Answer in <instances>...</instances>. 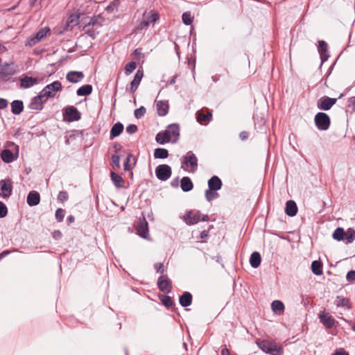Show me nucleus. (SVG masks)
I'll list each match as a JSON object with an SVG mask.
<instances>
[{
  "instance_id": "f257e3e1",
  "label": "nucleus",
  "mask_w": 355,
  "mask_h": 355,
  "mask_svg": "<svg viewBox=\"0 0 355 355\" xmlns=\"http://www.w3.org/2000/svg\"><path fill=\"white\" fill-rule=\"evenodd\" d=\"M159 19V15L156 11L151 10L149 12L146 10L143 13L142 19L132 31L133 34H141L149 27L150 24L156 23Z\"/></svg>"
},
{
  "instance_id": "f03ea898",
  "label": "nucleus",
  "mask_w": 355,
  "mask_h": 355,
  "mask_svg": "<svg viewBox=\"0 0 355 355\" xmlns=\"http://www.w3.org/2000/svg\"><path fill=\"white\" fill-rule=\"evenodd\" d=\"M257 346L263 352L270 355H281L283 353V348L275 341L263 340L257 342Z\"/></svg>"
},
{
  "instance_id": "7ed1b4c3",
  "label": "nucleus",
  "mask_w": 355,
  "mask_h": 355,
  "mask_svg": "<svg viewBox=\"0 0 355 355\" xmlns=\"http://www.w3.org/2000/svg\"><path fill=\"white\" fill-rule=\"evenodd\" d=\"M184 222L189 225H192L198 223L200 220L208 221L209 217L208 215L202 214L198 210H191L187 211L182 217Z\"/></svg>"
},
{
  "instance_id": "20e7f679",
  "label": "nucleus",
  "mask_w": 355,
  "mask_h": 355,
  "mask_svg": "<svg viewBox=\"0 0 355 355\" xmlns=\"http://www.w3.org/2000/svg\"><path fill=\"white\" fill-rule=\"evenodd\" d=\"M16 71L14 62L0 63V80H8L16 73Z\"/></svg>"
},
{
  "instance_id": "39448f33",
  "label": "nucleus",
  "mask_w": 355,
  "mask_h": 355,
  "mask_svg": "<svg viewBox=\"0 0 355 355\" xmlns=\"http://www.w3.org/2000/svg\"><path fill=\"white\" fill-rule=\"evenodd\" d=\"M62 88V83L58 80H55L44 87L40 93L46 98V100H48L49 98L55 97L56 93L59 91H61Z\"/></svg>"
},
{
  "instance_id": "423d86ee",
  "label": "nucleus",
  "mask_w": 355,
  "mask_h": 355,
  "mask_svg": "<svg viewBox=\"0 0 355 355\" xmlns=\"http://www.w3.org/2000/svg\"><path fill=\"white\" fill-rule=\"evenodd\" d=\"M315 125L320 130H327L329 129L331 120L329 115L324 112H318L314 117Z\"/></svg>"
},
{
  "instance_id": "0eeeda50",
  "label": "nucleus",
  "mask_w": 355,
  "mask_h": 355,
  "mask_svg": "<svg viewBox=\"0 0 355 355\" xmlns=\"http://www.w3.org/2000/svg\"><path fill=\"white\" fill-rule=\"evenodd\" d=\"M63 117L68 122L77 121L81 119V113L76 107L70 105L63 110Z\"/></svg>"
},
{
  "instance_id": "6e6552de",
  "label": "nucleus",
  "mask_w": 355,
  "mask_h": 355,
  "mask_svg": "<svg viewBox=\"0 0 355 355\" xmlns=\"http://www.w3.org/2000/svg\"><path fill=\"white\" fill-rule=\"evenodd\" d=\"M187 166V167L190 168V171L194 172L197 169L198 166V159L195 154L192 151H189L184 156L183 160L182 162V168L184 169V166Z\"/></svg>"
},
{
  "instance_id": "1a4fd4ad",
  "label": "nucleus",
  "mask_w": 355,
  "mask_h": 355,
  "mask_svg": "<svg viewBox=\"0 0 355 355\" xmlns=\"http://www.w3.org/2000/svg\"><path fill=\"white\" fill-rule=\"evenodd\" d=\"M155 175L158 180L166 181L172 174L171 168L168 164H159L155 168Z\"/></svg>"
},
{
  "instance_id": "9d476101",
  "label": "nucleus",
  "mask_w": 355,
  "mask_h": 355,
  "mask_svg": "<svg viewBox=\"0 0 355 355\" xmlns=\"http://www.w3.org/2000/svg\"><path fill=\"white\" fill-rule=\"evenodd\" d=\"M157 285L159 290L165 294H168L172 291V282L170 280L168 275H161L159 277Z\"/></svg>"
},
{
  "instance_id": "9b49d317",
  "label": "nucleus",
  "mask_w": 355,
  "mask_h": 355,
  "mask_svg": "<svg viewBox=\"0 0 355 355\" xmlns=\"http://www.w3.org/2000/svg\"><path fill=\"white\" fill-rule=\"evenodd\" d=\"M12 182L10 178L0 180V196L6 199L12 193Z\"/></svg>"
},
{
  "instance_id": "f8f14e48",
  "label": "nucleus",
  "mask_w": 355,
  "mask_h": 355,
  "mask_svg": "<svg viewBox=\"0 0 355 355\" xmlns=\"http://www.w3.org/2000/svg\"><path fill=\"white\" fill-rule=\"evenodd\" d=\"M11 145L15 146V150H16L15 154L9 149H4L1 153V159L5 163H10L18 157L19 146L13 142L11 143Z\"/></svg>"
},
{
  "instance_id": "ddd939ff",
  "label": "nucleus",
  "mask_w": 355,
  "mask_h": 355,
  "mask_svg": "<svg viewBox=\"0 0 355 355\" xmlns=\"http://www.w3.org/2000/svg\"><path fill=\"white\" fill-rule=\"evenodd\" d=\"M171 139V143H176L180 138V125L178 123H172L167 126L164 131Z\"/></svg>"
},
{
  "instance_id": "4468645a",
  "label": "nucleus",
  "mask_w": 355,
  "mask_h": 355,
  "mask_svg": "<svg viewBox=\"0 0 355 355\" xmlns=\"http://www.w3.org/2000/svg\"><path fill=\"white\" fill-rule=\"evenodd\" d=\"M105 21L104 17L101 15H94L89 17L88 22L83 21V30L87 28V27H95L99 28L103 26Z\"/></svg>"
},
{
  "instance_id": "2eb2a0df",
  "label": "nucleus",
  "mask_w": 355,
  "mask_h": 355,
  "mask_svg": "<svg viewBox=\"0 0 355 355\" xmlns=\"http://www.w3.org/2000/svg\"><path fill=\"white\" fill-rule=\"evenodd\" d=\"M47 100L42 96L40 92L36 96H34L28 105L31 110H41L43 109V105L46 102Z\"/></svg>"
},
{
  "instance_id": "dca6fc26",
  "label": "nucleus",
  "mask_w": 355,
  "mask_h": 355,
  "mask_svg": "<svg viewBox=\"0 0 355 355\" xmlns=\"http://www.w3.org/2000/svg\"><path fill=\"white\" fill-rule=\"evenodd\" d=\"M337 98L323 96L320 98L318 103V107L322 110H329L336 103Z\"/></svg>"
},
{
  "instance_id": "f3484780",
  "label": "nucleus",
  "mask_w": 355,
  "mask_h": 355,
  "mask_svg": "<svg viewBox=\"0 0 355 355\" xmlns=\"http://www.w3.org/2000/svg\"><path fill=\"white\" fill-rule=\"evenodd\" d=\"M196 119L198 123L207 125L212 119L211 111L207 110L206 112H205L204 110H199L196 112Z\"/></svg>"
},
{
  "instance_id": "a211bd4d",
  "label": "nucleus",
  "mask_w": 355,
  "mask_h": 355,
  "mask_svg": "<svg viewBox=\"0 0 355 355\" xmlns=\"http://www.w3.org/2000/svg\"><path fill=\"white\" fill-rule=\"evenodd\" d=\"M136 230L137 234L140 236L141 238L146 239L148 235V225L145 218H143L142 220H139L137 226Z\"/></svg>"
},
{
  "instance_id": "6ab92c4d",
  "label": "nucleus",
  "mask_w": 355,
  "mask_h": 355,
  "mask_svg": "<svg viewBox=\"0 0 355 355\" xmlns=\"http://www.w3.org/2000/svg\"><path fill=\"white\" fill-rule=\"evenodd\" d=\"M319 319L320 322L327 328L331 329L335 325V319L330 315L328 313L322 311L319 315Z\"/></svg>"
},
{
  "instance_id": "aec40b11",
  "label": "nucleus",
  "mask_w": 355,
  "mask_h": 355,
  "mask_svg": "<svg viewBox=\"0 0 355 355\" xmlns=\"http://www.w3.org/2000/svg\"><path fill=\"white\" fill-rule=\"evenodd\" d=\"M144 76V71L142 69H138L134 76L133 80L130 83L129 91L131 94H134L137 89L141 79Z\"/></svg>"
},
{
  "instance_id": "412c9836",
  "label": "nucleus",
  "mask_w": 355,
  "mask_h": 355,
  "mask_svg": "<svg viewBox=\"0 0 355 355\" xmlns=\"http://www.w3.org/2000/svg\"><path fill=\"white\" fill-rule=\"evenodd\" d=\"M327 48H328L327 44L324 41H323V40L318 41V53L320 54V57L321 59V64H322L324 62H326L329 57V55L328 54V51H327Z\"/></svg>"
},
{
  "instance_id": "4be33fe9",
  "label": "nucleus",
  "mask_w": 355,
  "mask_h": 355,
  "mask_svg": "<svg viewBox=\"0 0 355 355\" xmlns=\"http://www.w3.org/2000/svg\"><path fill=\"white\" fill-rule=\"evenodd\" d=\"M157 113L160 116H166L169 110V104L167 101H156Z\"/></svg>"
},
{
  "instance_id": "5701e85b",
  "label": "nucleus",
  "mask_w": 355,
  "mask_h": 355,
  "mask_svg": "<svg viewBox=\"0 0 355 355\" xmlns=\"http://www.w3.org/2000/svg\"><path fill=\"white\" fill-rule=\"evenodd\" d=\"M38 78L24 76L20 80V87L22 88L28 89L38 84Z\"/></svg>"
},
{
  "instance_id": "b1692460",
  "label": "nucleus",
  "mask_w": 355,
  "mask_h": 355,
  "mask_svg": "<svg viewBox=\"0 0 355 355\" xmlns=\"http://www.w3.org/2000/svg\"><path fill=\"white\" fill-rule=\"evenodd\" d=\"M84 76V73L82 71H71L67 73L66 79L69 83H77L81 81Z\"/></svg>"
},
{
  "instance_id": "393cba45",
  "label": "nucleus",
  "mask_w": 355,
  "mask_h": 355,
  "mask_svg": "<svg viewBox=\"0 0 355 355\" xmlns=\"http://www.w3.org/2000/svg\"><path fill=\"white\" fill-rule=\"evenodd\" d=\"M83 16V13L76 12L73 14H71L69 17L68 23L71 24L72 26L79 25L80 27L83 28V21H84V17Z\"/></svg>"
},
{
  "instance_id": "a878e982",
  "label": "nucleus",
  "mask_w": 355,
  "mask_h": 355,
  "mask_svg": "<svg viewBox=\"0 0 355 355\" xmlns=\"http://www.w3.org/2000/svg\"><path fill=\"white\" fill-rule=\"evenodd\" d=\"M40 202V195L37 191H31L27 196V204L31 206H36Z\"/></svg>"
},
{
  "instance_id": "bb28decb",
  "label": "nucleus",
  "mask_w": 355,
  "mask_h": 355,
  "mask_svg": "<svg viewBox=\"0 0 355 355\" xmlns=\"http://www.w3.org/2000/svg\"><path fill=\"white\" fill-rule=\"evenodd\" d=\"M208 187L214 191H218L221 189L223 183L221 180L216 175L212 176L208 180Z\"/></svg>"
},
{
  "instance_id": "cd10ccee",
  "label": "nucleus",
  "mask_w": 355,
  "mask_h": 355,
  "mask_svg": "<svg viewBox=\"0 0 355 355\" xmlns=\"http://www.w3.org/2000/svg\"><path fill=\"white\" fill-rule=\"evenodd\" d=\"M285 213L288 216H295L297 213V206L295 201L288 200L286 203Z\"/></svg>"
},
{
  "instance_id": "c85d7f7f",
  "label": "nucleus",
  "mask_w": 355,
  "mask_h": 355,
  "mask_svg": "<svg viewBox=\"0 0 355 355\" xmlns=\"http://www.w3.org/2000/svg\"><path fill=\"white\" fill-rule=\"evenodd\" d=\"M335 303L338 307H343L348 310L352 309V304L349 299L342 295H338L336 297Z\"/></svg>"
},
{
  "instance_id": "c756f323",
  "label": "nucleus",
  "mask_w": 355,
  "mask_h": 355,
  "mask_svg": "<svg viewBox=\"0 0 355 355\" xmlns=\"http://www.w3.org/2000/svg\"><path fill=\"white\" fill-rule=\"evenodd\" d=\"M192 295L189 292H184L179 297V302L182 307H187L192 303Z\"/></svg>"
},
{
  "instance_id": "7c9ffc66",
  "label": "nucleus",
  "mask_w": 355,
  "mask_h": 355,
  "mask_svg": "<svg viewBox=\"0 0 355 355\" xmlns=\"http://www.w3.org/2000/svg\"><path fill=\"white\" fill-rule=\"evenodd\" d=\"M180 187L184 192L191 191L193 188V184L190 178L183 177L180 180Z\"/></svg>"
},
{
  "instance_id": "2f4dec72",
  "label": "nucleus",
  "mask_w": 355,
  "mask_h": 355,
  "mask_svg": "<svg viewBox=\"0 0 355 355\" xmlns=\"http://www.w3.org/2000/svg\"><path fill=\"white\" fill-rule=\"evenodd\" d=\"M11 112L13 114L18 115L24 110V103L22 101L15 100L11 103Z\"/></svg>"
},
{
  "instance_id": "473e14b6",
  "label": "nucleus",
  "mask_w": 355,
  "mask_h": 355,
  "mask_svg": "<svg viewBox=\"0 0 355 355\" xmlns=\"http://www.w3.org/2000/svg\"><path fill=\"white\" fill-rule=\"evenodd\" d=\"M110 178H111V180H112V183L116 188L120 189V188L123 187V184H124L125 182L121 175H119L114 171H111L110 172Z\"/></svg>"
},
{
  "instance_id": "72a5a7b5",
  "label": "nucleus",
  "mask_w": 355,
  "mask_h": 355,
  "mask_svg": "<svg viewBox=\"0 0 355 355\" xmlns=\"http://www.w3.org/2000/svg\"><path fill=\"white\" fill-rule=\"evenodd\" d=\"M123 128V125L121 122L115 123L110 130V139H113L114 138L119 137L122 133Z\"/></svg>"
},
{
  "instance_id": "f704fd0d",
  "label": "nucleus",
  "mask_w": 355,
  "mask_h": 355,
  "mask_svg": "<svg viewBox=\"0 0 355 355\" xmlns=\"http://www.w3.org/2000/svg\"><path fill=\"white\" fill-rule=\"evenodd\" d=\"M261 261V254L258 252H254L251 254L250 258V266L254 268H258Z\"/></svg>"
},
{
  "instance_id": "c9c22d12",
  "label": "nucleus",
  "mask_w": 355,
  "mask_h": 355,
  "mask_svg": "<svg viewBox=\"0 0 355 355\" xmlns=\"http://www.w3.org/2000/svg\"><path fill=\"white\" fill-rule=\"evenodd\" d=\"M136 164V160L132 154H128L126 157L123 167L124 171H130Z\"/></svg>"
},
{
  "instance_id": "e433bc0d",
  "label": "nucleus",
  "mask_w": 355,
  "mask_h": 355,
  "mask_svg": "<svg viewBox=\"0 0 355 355\" xmlns=\"http://www.w3.org/2000/svg\"><path fill=\"white\" fill-rule=\"evenodd\" d=\"M93 87L91 85H84L79 87L76 91V94L78 96H88L92 94Z\"/></svg>"
},
{
  "instance_id": "4c0bfd02",
  "label": "nucleus",
  "mask_w": 355,
  "mask_h": 355,
  "mask_svg": "<svg viewBox=\"0 0 355 355\" xmlns=\"http://www.w3.org/2000/svg\"><path fill=\"white\" fill-rule=\"evenodd\" d=\"M156 141L159 144H164L166 143L171 142V139L169 138L167 133L164 132H159L155 137Z\"/></svg>"
},
{
  "instance_id": "58836bf2",
  "label": "nucleus",
  "mask_w": 355,
  "mask_h": 355,
  "mask_svg": "<svg viewBox=\"0 0 355 355\" xmlns=\"http://www.w3.org/2000/svg\"><path fill=\"white\" fill-rule=\"evenodd\" d=\"M159 299L161 301L162 304L164 305L167 309L172 307L175 305L174 302L172 298L166 295H159Z\"/></svg>"
},
{
  "instance_id": "ea45409f",
  "label": "nucleus",
  "mask_w": 355,
  "mask_h": 355,
  "mask_svg": "<svg viewBox=\"0 0 355 355\" xmlns=\"http://www.w3.org/2000/svg\"><path fill=\"white\" fill-rule=\"evenodd\" d=\"M311 270L314 275H321L322 274V264L320 261H313L311 263Z\"/></svg>"
},
{
  "instance_id": "a19ab883",
  "label": "nucleus",
  "mask_w": 355,
  "mask_h": 355,
  "mask_svg": "<svg viewBox=\"0 0 355 355\" xmlns=\"http://www.w3.org/2000/svg\"><path fill=\"white\" fill-rule=\"evenodd\" d=\"M168 157V150L162 148H157L154 151V157L155 159H166Z\"/></svg>"
},
{
  "instance_id": "79ce46f5",
  "label": "nucleus",
  "mask_w": 355,
  "mask_h": 355,
  "mask_svg": "<svg viewBox=\"0 0 355 355\" xmlns=\"http://www.w3.org/2000/svg\"><path fill=\"white\" fill-rule=\"evenodd\" d=\"M271 309L275 313H280L284 311L285 306L284 303L280 300H274L271 304Z\"/></svg>"
},
{
  "instance_id": "37998d69",
  "label": "nucleus",
  "mask_w": 355,
  "mask_h": 355,
  "mask_svg": "<svg viewBox=\"0 0 355 355\" xmlns=\"http://www.w3.org/2000/svg\"><path fill=\"white\" fill-rule=\"evenodd\" d=\"M344 236L345 231L343 227H337L332 234L333 239L338 241H343L344 239Z\"/></svg>"
},
{
  "instance_id": "c03bdc74",
  "label": "nucleus",
  "mask_w": 355,
  "mask_h": 355,
  "mask_svg": "<svg viewBox=\"0 0 355 355\" xmlns=\"http://www.w3.org/2000/svg\"><path fill=\"white\" fill-rule=\"evenodd\" d=\"M205 196L208 202H211L219 197V194L217 193V191H214L211 189H208L205 191Z\"/></svg>"
},
{
  "instance_id": "a18cd8bd",
  "label": "nucleus",
  "mask_w": 355,
  "mask_h": 355,
  "mask_svg": "<svg viewBox=\"0 0 355 355\" xmlns=\"http://www.w3.org/2000/svg\"><path fill=\"white\" fill-rule=\"evenodd\" d=\"M345 239L347 243H352L355 239V230L352 227H349L345 232Z\"/></svg>"
},
{
  "instance_id": "49530a36",
  "label": "nucleus",
  "mask_w": 355,
  "mask_h": 355,
  "mask_svg": "<svg viewBox=\"0 0 355 355\" xmlns=\"http://www.w3.org/2000/svg\"><path fill=\"white\" fill-rule=\"evenodd\" d=\"M112 166L114 170H118L120 168V155L114 154L112 156Z\"/></svg>"
},
{
  "instance_id": "de8ad7c7",
  "label": "nucleus",
  "mask_w": 355,
  "mask_h": 355,
  "mask_svg": "<svg viewBox=\"0 0 355 355\" xmlns=\"http://www.w3.org/2000/svg\"><path fill=\"white\" fill-rule=\"evenodd\" d=\"M85 31V34H87L89 37H92V39H95L96 35L99 33L98 31H96V28L95 27H87Z\"/></svg>"
},
{
  "instance_id": "09e8293b",
  "label": "nucleus",
  "mask_w": 355,
  "mask_h": 355,
  "mask_svg": "<svg viewBox=\"0 0 355 355\" xmlns=\"http://www.w3.org/2000/svg\"><path fill=\"white\" fill-rule=\"evenodd\" d=\"M137 67V64L134 61H131L126 64L125 67V72L126 75L130 74Z\"/></svg>"
},
{
  "instance_id": "8fccbe9b",
  "label": "nucleus",
  "mask_w": 355,
  "mask_h": 355,
  "mask_svg": "<svg viewBox=\"0 0 355 355\" xmlns=\"http://www.w3.org/2000/svg\"><path fill=\"white\" fill-rule=\"evenodd\" d=\"M50 31L49 28H44L40 29L36 34V40L40 41L46 36L48 32Z\"/></svg>"
},
{
  "instance_id": "3c124183",
  "label": "nucleus",
  "mask_w": 355,
  "mask_h": 355,
  "mask_svg": "<svg viewBox=\"0 0 355 355\" xmlns=\"http://www.w3.org/2000/svg\"><path fill=\"white\" fill-rule=\"evenodd\" d=\"M55 217L58 223L62 222L64 218V210L62 208L57 209L55 211Z\"/></svg>"
},
{
  "instance_id": "603ef678",
  "label": "nucleus",
  "mask_w": 355,
  "mask_h": 355,
  "mask_svg": "<svg viewBox=\"0 0 355 355\" xmlns=\"http://www.w3.org/2000/svg\"><path fill=\"white\" fill-rule=\"evenodd\" d=\"M182 19L184 24L190 25L193 21V17L190 12H184L182 15Z\"/></svg>"
},
{
  "instance_id": "864d4df0",
  "label": "nucleus",
  "mask_w": 355,
  "mask_h": 355,
  "mask_svg": "<svg viewBox=\"0 0 355 355\" xmlns=\"http://www.w3.org/2000/svg\"><path fill=\"white\" fill-rule=\"evenodd\" d=\"M69 199V194L67 191H61L58 195V200L62 203H64Z\"/></svg>"
},
{
  "instance_id": "5fc2aeb1",
  "label": "nucleus",
  "mask_w": 355,
  "mask_h": 355,
  "mask_svg": "<svg viewBox=\"0 0 355 355\" xmlns=\"http://www.w3.org/2000/svg\"><path fill=\"white\" fill-rule=\"evenodd\" d=\"M146 112V108L144 106H141L135 110L134 115L135 118L140 119L145 114Z\"/></svg>"
},
{
  "instance_id": "6e6d98bb",
  "label": "nucleus",
  "mask_w": 355,
  "mask_h": 355,
  "mask_svg": "<svg viewBox=\"0 0 355 355\" xmlns=\"http://www.w3.org/2000/svg\"><path fill=\"white\" fill-rule=\"evenodd\" d=\"M8 214V208L6 205L0 201V218H4Z\"/></svg>"
},
{
  "instance_id": "4d7b16f0",
  "label": "nucleus",
  "mask_w": 355,
  "mask_h": 355,
  "mask_svg": "<svg viewBox=\"0 0 355 355\" xmlns=\"http://www.w3.org/2000/svg\"><path fill=\"white\" fill-rule=\"evenodd\" d=\"M137 130H138V128L135 124H130L126 127L127 133L130 134V135L137 132Z\"/></svg>"
},
{
  "instance_id": "13d9d810",
  "label": "nucleus",
  "mask_w": 355,
  "mask_h": 355,
  "mask_svg": "<svg viewBox=\"0 0 355 355\" xmlns=\"http://www.w3.org/2000/svg\"><path fill=\"white\" fill-rule=\"evenodd\" d=\"M154 268L156 270L157 272H159L163 275L165 272L164 267L162 263H156L154 264Z\"/></svg>"
},
{
  "instance_id": "bf43d9fd",
  "label": "nucleus",
  "mask_w": 355,
  "mask_h": 355,
  "mask_svg": "<svg viewBox=\"0 0 355 355\" xmlns=\"http://www.w3.org/2000/svg\"><path fill=\"white\" fill-rule=\"evenodd\" d=\"M346 279L349 282H355V270H350L347 273Z\"/></svg>"
},
{
  "instance_id": "052dcab7",
  "label": "nucleus",
  "mask_w": 355,
  "mask_h": 355,
  "mask_svg": "<svg viewBox=\"0 0 355 355\" xmlns=\"http://www.w3.org/2000/svg\"><path fill=\"white\" fill-rule=\"evenodd\" d=\"M38 42H40V41L36 40V36H34L33 37L29 38L27 40V42L26 43V46H32L35 45Z\"/></svg>"
},
{
  "instance_id": "680f3d73",
  "label": "nucleus",
  "mask_w": 355,
  "mask_h": 355,
  "mask_svg": "<svg viewBox=\"0 0 355 355\" xmlns=\"http://www.w3.org/2000/svg\"><path fill=\"white\" fill-rule=\"evenodd\" d=\"M62 235V232L60 230H55L52 232V237L55 240L61 239Z\"/></svg>"
},
{
  "instance_id": "e2e57ef3",
  "label": "nucleus",
  "mask_w": 355,
  "mask_h": 355,
  "mask_svg": "<svg viewBox=\"0 0 355 355\" xmlns=\"http://www.w3.org/2000/svg\"><path fill=\"white\" fill-rule=\"evenodd\" d=\"M8 102L6 99L0 98V110L6 109L8 107Z\"/></svg>"
},
{
  "instance_id": "0e129e2a",
  "label": "nucleus",
  "mask_w": 355,
  "mask_h": 355,
  "mask_svg": "<svg viewBox=\"0 0 355 355\" xmlns=\"http://www.w3.org/2000/svg\"><path fill=\"white\" fill-rule=\"evenodd\" d=\"M44 0H30L29 3H30V6L31 7H35L38 5H40L41 3Z\"/></svg>"
},
{
  "instance_id": "69168bd1",
  "label": "nucleus",
  "mask_w": 355,
  "mask_h": 355,
  "mask_svg": "<svg viewBox=\"0 0 355 355\" xmlns=\"http://www.w3.org/2000/svg\"><path fill=\"white\" fill-rule=\"evenodd\" d=\"M332 355H349V353L343 349L336 350Z\"/></svg>"
},
{
  "instance_id": "338daca9",
  "label": "nucleus",
  "mask_w": 355,
  "mask_h": 355,
  "mask_svg": "<svg viewBox=\"0 0 355 355\" xmlns=\"http://www.w3.org/2000/svg\"><path fill=\"white\" fill-rule=\"evenodd\" d=\"M248 132L246 131H242L239 137L241 140H245L248 137Z\"/></svg>"
},
{
  "instance_id": "774afa93",
  "label": "nucleus",
  "mask_w": 355,
  "mask_h": 355,
  "mask_svg": "<svg viewBox=\"0 0 355 355\" xmlns=\"http://www.w3.org/2000/svg\"><path fill=\"white\" fill-rule=\"evenodd\" d=\"M230 351L225 345L224 347L221 350V355H230Z\"/></svg>"
}]
</instances>
